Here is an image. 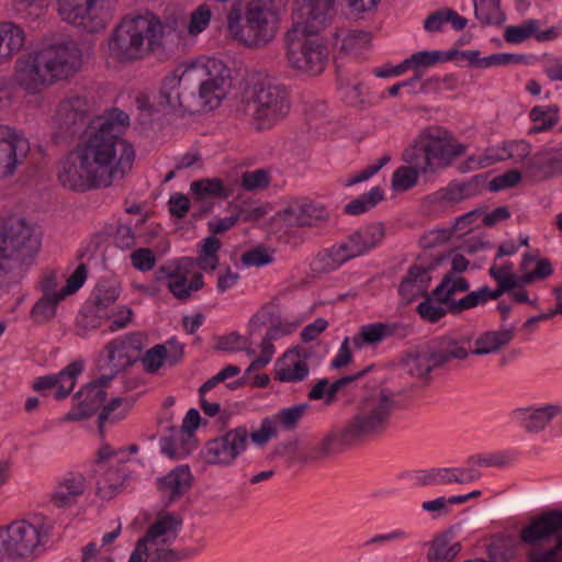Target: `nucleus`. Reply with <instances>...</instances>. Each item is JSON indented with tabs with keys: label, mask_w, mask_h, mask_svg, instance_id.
Segmentation results:
<instances>
[{
	"label": "nucleus",
	"mask_w": 562,
	"mask_h": 562,
	"mask_svg": "<svg viewBox=\"0 0 562 562\" xmlns=\"http://www.w3.org/2000/svg\"><path fill=\"white\" fill-rule=\"evenodd\" d=\"M130 116L117 109H106L90 125V134L58 164L57 177L64 188L85 192L106 188L132 169L135 150L122 138Z\"/></svg>",
	"instance_id": "nucleus-1"
},
{
	"label": "nucleus",
	"mask_w": 562,
	"mask_h": 562,
	"mask_svg": "<svg viewBox=\"0 0 562 562\" xmlns=\"http://www.w3.org/2000/svg\"><path fill=\"white\" fill-rule=\"evenodd\" d=\"M169 29L175 31L177 22L162 23L151 13L126 15L112 31L109 52L120 61H134L161 47V38Z\"/></svg>",
	"instance_id": "nucleus-2"
},
{
	"label": "nucleus",
	"mask_w": 562,
	"mask_h": 562,
	"mask_svg": "<svg viewBox=\"0 0 562 562\" xmlns=\"http://www.w3.org/2000/svg\"><path fill=\"white\" fill-rule=\"evenodd\" d=\"M184 76L183 66L176 67L164 77L154 102H150L149 97L144 93L136 97L137 109L147 116L159 112L184 116L204 111L202 98L199 97L192 82L186 81Z\"/></svg>",
	"instance_id": "nucleus-3"
},
{
	"label": "nucleus",
	"mask_w": 562,
	"mask_h": 562,
	"mask_svg": "<svg viewBox=\"0 0 562 562\" xmlns=\"http://www.w3.org/2000/svg\"><path fill=\"white\" fill-rule=\"evenodd\" d=\"M395 401L383 389L374 387L362 395L355 414L342 427L353 446L383 435L390 425Z\"/></svg>",
	"instance_id": "nucleus-4"
},
{
	"label": "nucleus",
	"mask_w": 562,
	"mask_h": 562,
	"mask_svg": "<svg viewBox=\"0 0 562 562\" xmlns=\"http://www.w3.org/2000/svg\"><path fill=\"white\" fill-rule=\"evenodd\" d=\"M246 104L258 131L270 128L290 110L289 95L282 85L269 76L257 74L250 77L245 93Z\"/></svg>",
	"instance_id": "nucleus-5"
},
{
	"label": "nucleus",
	"mask_w": 562,
	"mask_h": 562,
	"mask_svg": "<svg viewBox=\"0 0 562 562\" xmlns=\"http://www.w3.org/2000/svg\"><path fill=\"white\" fill-rule=\"evenodd\" d=\"M316 25L295 24L284 35L289 66L316 76L325 69L328 59L327 46L316 36Z\"/></svg>",
	"instance_id": "nucleus-6"
},
{
	"label": "nucleus",
	"mask_w": 562,
	"mask_h": 562,
	"mask_svg": "<svg viewBox=\"0 0 562 562\" xmlns=\"http://www.w3.org/2000/svg\"><path fill=\"white\" fill-rule=\"evenodd\" d=\"M75 398L78 404L64 415L63 423L81 422L93 414L101 407L98 416V428L103 430L105 423H116L125 418L127 412L133 407L134 400L132 397H114L106 405H103L106 398L105 390H97L92 384H86L76 394Z\"/></svg>",
	"instance_id": "nucleus-7"
},
{
	"label": "nucleus",
	"mask_w": 562,
	"mask_h": 562,
	"mask_svg": "<svg viewBox=\"0 0 562 562\" xmlns=\"http://www.w3.org/2000/svg\"><path fill=\"white\" fill-rule=\"evenodd\" d=\"M278 16L260 3H250L243 20L240 9L233 7L227 14L231 35L245 46H263L276 35Z\"/></svg>",
	"instance_id": "nucleus-8"
},
{
	"label": "nucleus",
	"mask_w": 562,
	"mask_h": 562,
	"mask_svg": "<svg viewBox=\"0 0 562 562\" xmlns=\"http://www.w3.org/2000/svg\"><path fill=\"white\" fill-rule=\"evenodd\" d=\"M40 247L38 237L24 218L0 217V270L5 269V260L24 262L36 255Z\"/></svg>",
	"instance_id": "nucleus-9"
},
{
	"label": "nucleus",
	"mask_w": 562,
	"mask_h": 562,
	"mask_svg": "<svg viewBox=\"0 0 562 562\" xmlns=\"http://www.w3.org/2000/svg\"><path fill=\"white\" fill-rule=\"evenodd\" d=\"M183 68L186 81L192 82L205 109L218 106L225 97V86L231 79L229 68L216 58H210L203 65L183 66Z\"/></svg>",
	"instance_id": "nucleus-10"
},
{
	"label": "nucleus",
	"mask_w": 562,
	"mask_h": 562,
	"mask_svg": "<svg viewBox=\"0 0 562 562\" xmlns=\"http://www.w3.org/2000/svg\"><path fill=\"white\" fill-rule=\"evenodd\" d=\"M94 104L87 97H71L63 100L54 117L55 135L61 139L90 134L91 122L99 117Z\"/></svg>",
	"instance_id": "nucleus-11"
},
{
	"label": "nucleus",
	"mask_w": 562,
	"mask_h": 562,
	"mask_svg": "<svg viewBox=\"0 0 562 562\" xmlns=\"http://www.w3.org/2000/svg\"><path fill=\"white\" fill-rule=\"evenodd\" d=\"M47 533L27 522L16 520L0 531V561L15 560L31 555L44 543Z\"/></svg>",
	"instance_id": "nucleus-12"
},
{
	"label": "nucleus",
	"mask_w": 562,
	"mask_h": 562,
	"mask_svg": "<svg viewBox=\"0 0 562 562\" xmlns=\"http://www.w3.org/2000/svg\"><path fill=\"white\" fill-rule=\"evenodd\" d=\"M248 445V429L238 426L206 441L203 456L207 464L231 465Z\"/></svg>",
	"instance_id": "nucleus-13"
},
{
	"label": "nucleus",
	"mask_w": 562,
	"mask_h": 562,
	"mask_svg": "<svg viewBox=\"0 0 562 562\" xmlns=\"http://www.w3.org/2000/svg\"><path fill=\"white\" fill-rule=\"evenodd\" d=\"M417 138L437 168H445L465 151L462 144H453L452 135L441 126L432 125L420 131Z\"/></svg>",
	"instance_id": "nucleus-14"
},
{
	"label": "nucleus",
	"mask_w": 562,
	"mask_h": 562,
	"mask_svg": "<svg viewBox=\"0 0 562 562\" xmlns=\"http://www.w3.org/2000/svg\"><path fill=\"white\" fill-rule=\"evenodd\" d=\"M52 83L74 75L81 66V50L75 42L55 45L40 52Z\"/></svg>",
	"instance_id": "nucleus-15"
},
{
	"label": "nucleus",
	"mask_w": 562,
	"mask_h": 562,
	"mask_svg": "<svg viewBox=\"0 0 562 562\" xmlns=\"http://www.w3.org/2000/svg\"><path fill=\"white\" fill-rule=\"evenodd\" d=\"M473 334L450 331L434 338L429 344L435 366L442 368L452 361H463L472 355L471 342Z\"/></svg>",
	"instance_id": "nucleus-16"
},
{
	"label": "nucleus",
	"mask_w": 562,
	"mask_h": 562,
	"mask_svg": "<svg viewBox=\"0 0 562 562\" xmlns=\"http://www.w3.org/2000/svg\"><path fill=\"white\" fill-rule=\"evenodd\" d=\"M98 0H65L60 13L72 25L87 33H98L105 29L106 16L97 11Z\"/></svg>",
	"instance_id": "nucleus-17"
},
{
	"label": "nucleus",
	"mask_w": 562,
	"mask_h": 562,
	"mask_svg": "<svg viewBox=\"0 0 562 562\" xmlns=\"http://www.w3.org/2000/svg\"><path fill=\"white\" fill-rule=\"evenodd\" d=\"M30 150L26 138L8 126H0V178L13 175Z\"/></svg>",
	"instance_id": "nucleus-18"
},
{
	"label": "nucleus",
	"mask_w": 562,
	"mask_h": 562,
	"mask_svg": "<svg viewBox=\"0 0 562 562\" xmlns=\"http://www.w3.org/2000/svg\"><path fill=\"white\" fill-rule=\"evenodd\" d=\"M14 78L16 83L30 93H37L52 85L49 72L40 58V52L18 58Z\"/></svg>",
	"instance_id": "nucleus-19"
},
{
	"label": "nucleus",
	"mask_w": 562,
	"mask_h": 562,
	"mask_svg": "<svg viewBox=\"0 0 562 562\" xmlns=\"http://www.w3.org/2000/svg\"><path fill=\"white\" fill-rule=\"evenodd\" d=\"M82 370L83 362L81 360L72 361L57 374H47L35 379L32 383V389L46 396L47 391L57 387L55 398L58 401L64 400L72 392L77 376Z\"/></svg>",
	"instance_id": "nucleus-20"
},
{
	"label": "nucleus",
	"mask_w": 562,
	"mask_h": 562,
	"mask_svg": "<svg viewBox=\"0 0 562 562\" xmlns=\"http://www.w3.org/2000/svg\"><path fill=\"white\" fill-rule=\"evenodd\" d=\"M448 257L449 254L439 255L427 267L412 265L398 285L400 295L409 303L419 294H425L431 281L430 272Z\"/></svg>",
	"instance_id": "nucleus-21"
},
{
	"label": "nucleus",
	"mask_w": 562,
	"mask_h": 562,
	"mask_svg": "<svg viewBox=\"0 0 562 562\" xmlns=\"http://www.w3.org/2000/svg\"><path fill=\"white\" fill-rule=\"evenodd\" d=\"M525 176L543 181L562 173V148H543L529 157L524 166Z\"/></svg>",
	"instance_id": "nucleus-22"
},
{
	"label": "nucleus",
	"mask_w": 562,
	"mask_h": 562,
	"mask_svg": "<svg viewBox=\"0 0 562 562\" xmlns=\"http://www.w3.org/2000/svg\"><path fill=\"white\" fill-rule=\"evenodd\" d=\"M562 529V510L550 509L530 520L520 530L519 538L525 544L537 546Z\"/></svg>",
	"instance_id": "nucleus-23"
},
{
	"label": "nucleus",
	"mask_w": 562,
	"mask_h": 562,
	"mask_svg": "<svg viewBox=\"0 0 562 562\" xmlns=\"http://www.w3.org/2000/svg\"><path fill=\"white\" fill-rule=\"evenodd\" d=\"M283 220L296 227H318L329 220V212L322 203L306 200L286 207Z\"/></svg>",
	"instance_id": "nucleus-24"
},
{
	"label": "nucleus",
	"mask_w": 562,
	"mask_h": 562,
	"mask_svg": "<svg viewBox=\"0 0 562 562\" xmlns=\"http://www.w3.org/2000/svg\"><path fill=\"white\" fill-rule=\"evenodd\" d=\"M145 339V335L137 331L127 335L124 339L110 341L106 345L109 362L124 370L130 368L140 359Z\"/></svg>",
	"instance_id": "nucleus-25"
},
{
	"label": "nucleus",
	"mask_w": 562,
	"mask_h": 562,
	"mask_svg": "<svg viewBox=\"0 0 562 562\" xmlns=\"http://www.w3.org/2000/svg\"><path fill=\"white\" fill-rule=\"evenodd\" d=\"M353 445L346 438L342 428L340 430H331L327 432L323 439L310 447L305 453L300 458L303 464H316L324 462L329 457L342 452L346 448Z\"/></svg>",
	"instance_id": "nucleus-26"
},
{
	"label": "nucleus",
	"mask_w": 562,
	"mask_h": 562,
	"mask_svg": "<svg viewBox=\"0 0 562 562\" xmlns=\"http://www.w3.org/2000/svg\"><path fill=\"white\" fill-rule=\"evenodd\" d=\"M409 331L411 327L400 322L372 323L361 326L352 342L360 349L366 345H376L389 337L405 338Z\"/></svg>",
	"instance_id": "nucleus-27"
},
{
	"label": "nucleus",
	"mask_w": 562,
	"mask_h": 562,
	"mask_svg": "<svg viewBox=\"0 0 562 562\" xmlns=\"http://www.w3.org/2000/svg\"><path fill=\"white\" fill-rule=\"evenodd\" d=\"M181 526L182 518L180 516L172 513L159 514L143 538L151 546H168L177 539Z\"/></svg>",
	"instance_id": "nucleus-28"
},
{
	"label": "nucleus",
	"mask_w": 562,
	"mask_h": 562,
	"mask_svg": "<svg viewBox=\"0 0 562 562\" xmlns=\"http://www.w3.org/2000/svg\"><path fill=\"white\" fill-rule=\"evenodd\" d=\"M193 476L188 465H179L158 479V490L167 493V504L182 498L192 487Z\"/></svg>",
	"instance_id": "nucleus-29"
},
{
	"label": "nucleus",
	"mask_w": 562,
	"mask_h": 562,
	"mask_svg": "<svg viewBox=\"0 0 562 562\" xmlns=\"http://www.w3.org/2000/svg\"><path fill=\"white\" fill-rule=\"evenodd\" d=\"M515 413L527 432L537 434L542 431L553 417L562 413V406L549 404L538 408H518Z\"/></svg>",
	"instance_id": "nucleus-30"
},
{
	"label": "nucleus",
	"mask_w": 562,
	"mask_h": 562,
	"mask_svg": "<svg viewBox=\"0 0 562 562\" xmlns=\"http://www.w3.org/2000/svg\"><path fill=\"white\" fill-rule=\"evenodd\" d=\"M170 435L160 439L161 452L171 459H181L191 453L196 447L195 437L179 434V427L171 426Z\"/></svg>",
	"instance_id": "nucleus-31"
},
{
	"label": "nucleus",
	"mask_w": 562,
	"mask_h": 562,
	"mask_svg": "<svg viewBox=\"0 0 562 562\" xmlns=\"http://www.w3.org/2000/svg\"><path fill=\"white\" fill-rule=\"evenodd\" d=\"M514 334L515 327L485 331L475 339V348L472 349V355L484 356L496 352L513 340Z\"/></svg>",
	"instance_id": "nucleus-32"
},
{
	"label": "nucleus",
	"mask_w": 562,
	"mask_h": 562,
	"mask_svg": "<svg viewBox=\"0 0 562 562\" xmlns=\"http://www.w3.org/2000/svg\"><path fill=\"white\" fill-rule=\"evenodd\" d=\"M25 42L24 31L16 24L5 22L0 25V64L20 50Z\"/></svg>",
	"instance_id": "nucleus-33"
},
{
	"label": "nucleus",
	"mask_w": 562,
	"mask_h": 562,
	"mask_svg": "<svg viewBox=\"0 0 562 562\" xmlns=\"http://www.w3.org/2000/svg\"><path fill=\"white\" fill-rule=\"evenodd\" d=\"M451 533L449 531L438 533L431 541L427 552L428 562H451L461 551V543L450 544Z\"/></svg>",
	"instance_id": "nucleus-34"
},
{
	"label": "nucleus",
	"mask_w": 562,
	"mask_h": 562,
	"mask_svg": "<svg viewBox=\"0 0 562 562\" xmlns=\"http://www.w3.org/2000/svg\"><path fill=\"white\" fill-rule=\"evenodd\" d=\"M402 160L423 175L434 172L437 169L435 162L417 137L403 151Z\"/></svg>",
	"instance_id": "nucleus-35"
},
{
	"label": "nucleus",
	"mask_w": 562,
	"mask_h": 562,
	"mask_svg": "<svg viewBox=\"0 0 562 562\" xmlns=\"http://www.w3.org/2000/svg\"><path fill=\"white\" fill-rule=\"evenodd\" d=\"M126 479L127 474L123 469L110 468L95 482L97 495L102 499H111L119 493Z\"/></svg>",
	"instance_id": "nucleus-36"
},
{
	"label": "nucleus",
	"mask_w": 562,
	"mask_h": 562,
	"mask_svg": "<svg viewBox=\"0 0 562 562\" xmlns=\"http://www.w3.org/2000/svg\"><path fill=\"white\" fill-rule=\"evenodd\" d=\"M439 368L432 361V352L427 346L426 352L409 353L403 361V369L412 376L429 380L428 374Z\"/></svg>",
	"instance_id": "nucleus-37"
},
{
	"label": "nucleus",
	"mask_w": 562,
	"mask_h": 562,
	"mask_svg": "<svg viewBox=\"0 0 562 562\" xmlns=\"http://www.w3.org/2000/svg\"><path fill=\"white\" fill-rule=\"evenodd\" d=\"M487 180L486 175H475L469 181L462 183H451L445 191V199L451 202H458L470 196L479 194Z\"/></svg>",
	"instance_id": "nucleus-38"
},
{
	"label": "nucleus",
	"mask_w": 562,
	"mask_h": 562,
	"mask_svg": "<svg viewBox=\"0 0 562 562\" xmlns=\"http://www.w3.org/2000/svg\"><path fill=\"white\" fill-rule=\"evenodd\" d=\"M476 19L485 25H499L506 15L501 9V0H473Z\"/></svg>",
	"instance_id": "nucleus-39"
},
{
	"label": "nucleus",
	"mask_w": 562,
	"mask_h": 562,
	"mask_svg": "<svg viewBox=\"0 0 562 562\" xmlns=\"http://www.w3.org/2000/svg\"><path fill=\"white\" fill-rule=\"evenodd\" d=\"M384 200V191L380 187L372 188L369 192L359 195L344 206V213L348 215H360L373 209Z\"/></svg>",
	"instance_id": "nucleus-40"
},
{
	"label": "nucleus",
	"mask_w": 562,
	"mask_h": 562,
	"mask_svg": "<svg viewBox=\"0 0 562 562\" xmlns=\"http://www.w3.org/2000/svg\"><path fill=\"white\" fill-rule=\"evenodd\" d=\"M121 293L120 283L113 280H101L95 285L92 296L99 314L102 310H105L112 305Z\"/></svg>",
	"instance_id": "nucleus-41"
},
{
	"label": "nucleus",
	"mask_w": 562,
	"mask_h": 562,
	"mask_svg": "<svg viewBox=\"0 0 562 562\" xmlns=\"http://www.w3.org/2000/svg\"><path fill=\"white\" fill-rule=\"evenodd\" d=\"M190 188L194 198L200 201L209 196L226 199L229 195V191L218 178H203L193 181Z\"/></svg>",
	"instance_id": "nucleus-42"
},
{
	"label": "nucleus",
	"mask_w": 562,
	"mask_h": 562,
	"mask_svg": "<svg viewBox=\"0 0 562 562\" xmlns=\"http://www.w3.org/2000/svg\"><path fill=\"white\" fill-rule=\"evenodd\" d=\"M347 262L335 246L321 250L313 263L312 270L316 273H328Z\"/></svg>",
	"instance_id": "nucleus-43"
},
{
	"label": "nucleus",
	"mask_w": 562,
	"mask_h": 562,
	"mask_svg": "<svg viewBox=\"0 0 562 562\" xmlns=\"http://www.w3.org/2000/svg\"><path fill=\"white\" fill-rule=\"evenodd\" d=\"M530 119L540 124L532 126L530 134H538L551 128L559 121V109L557 105L540 106L537 105L530 111Z\"/></svg>",
	"instance_id": "nucleus-44"
},
{
	"label": "nucleus",
	"mask_w": 562,
	"mask_h": 562,
	"mask_svg": "<svg viewBox=\"0 0 562 562\" xmlns=\"http://www.w3.org/2000/svg\"><path fill=\"white\" fill-rule=\"evenodd\" d=\"M336 0H302L303 15L306 16L307 22H316L323 25L326 15L333 10Z\"/></svg>",
	"instance_id": "nucleus-45"
},
{
	"label": "nucleus",
	"mask_w": 562,
	"mask_h": 562,
	"mask_svg": "<svg viewBox=\"0 0 562 562\" xmlns=\"http://www.w3.org/2000/svg\"><path fill=\"white\" fill-rule=\"evenodd\" d=\"M63 299H58V293L53 295H43L36 301L31 311V316L36 323H44L53 318L56 314L57 304Z\"/></svg>",
	"instance_id": "nucleus-46"
},
{
	"label": "nucleus",
	"mask_w": 562,
	"mask_h": 562,
	"mask_svg": "<svg viewBox=\"0 0 562 562\" xmlns=\"http://www.w3.org/2000/svg\"><path fill=\"white\" fill-rule=\"evenodd\" d=\"M418 484L427 485H443L452 482L462 483L457 474L450 469H431L429 471H422L417 476Z\"/></svg>",
	"instance_id": "nucleus-47"
},
{
	"label": "nucleus",
	"mask_w": 562,
	"mask_h": 562,
	"mask_svg": "<svg viewBox=\"0 0 562 562\" xmlns=\"http://www.w3.org/2000/svg\"><path fill=\"white\" fill-rule=\"evenodd\" d=\"M310 405L302 403L292 407L283 408L274 415L278 422L285 430H294L297 428L300 420L305 415Z\"/></svg>",
	"instance_id": "nucleus-48"
},
{
	"label": "nucleus",
	"mask_w": 562,
	"mask_h": 562,
	"mask_svg": "<svg viewBox=\"0 0 562 562\" xmlns=\"http://www.w3.org/2000/svg\"><path fill=\"white\" fill-rule=\"evenodd\" d=\"M419 173L408 165L398 167L392 175V189L396 192L408 191L417 184Z\"/></svg>",
	"instance_id": "nucleus-49"
},
{
	"label": "nucleus",
	"mask_w": 562,
	"mask_h": 562,
	"mask_svg": "<svg viewBox=\"0 0 562 562\" xmlns=\"http://www.w3.org/2000/svg\"><path fill=\"white\" fill-rule=\"evenodd\" d=\"M418 296L425 297V300L420 302L416 307V312L423 321L435 324L445 317L447 313H449L448 307L445 308L431 301L428 290H426L425 294H419Z\"/></svg>",
	"instance_id": "nucleus-50"
},
{
	"label": "nucleus",
	"mask_w": 562,
	"mask_h": 562,
	"mask_svg": "<svg viewBox=\"0 0 562 562\" xmlns=\"http://www.w3.org/2000/svg\"><path fill=\"white\" fill-rule=\"evenodd\" d=\"M310 373V367L304 360H296L292 366L277 369L274 379L280 382H301Z\"/></svg>",
	"instance_id": "nucleus-51"
},
{
	"label": "nucleus",
	"mask_w": 562,
	"mask_h": 562,
	"mask_svg": "<svg viewBox=\"0 0 562 562\" xmlns=\"http://www.w3.org/2000/svg\"><path fill=\"white\" fill-rule=\"evenodd\" d=\"M486 295V286H482L477 291H472L468 293L464 297L457 300V302H452L450 306V314L459 315L465 310H470L476 307L479 305H483L487 302Z\"/></svg>",
	"instance_id": "nucleus-52"
},
{
	"label": "nucleus",
	"mask_w": 562,
	"mask_h": 562,
	"mask_svg": "<svg viewBox=\"0 0 562 562\" xmlns=\"http://www.w3.org/2000/svg\"><path fill=\"white\" fill-rule=\"evenodd\" d=\"M538 30V21L530 19L520 25L508 26L505 30L504 38L508 43H521L529 38Z\"/></svg>",
	"instance_id": "nucleus-53"
},
{
	"label": "nucleus",
	"mask_w": 562,
	"mask_h": 562,
	"mask_svg": "<svg viewBox=\"0 0 562 562\" xmlns=\"http://www.w3.org/2000/svg\"><path fill=\"white\" fill-rule=\"evenodd\" d=\"M279 307L273 303L265 304L256 314L252 315L249 322L250 334L257 328L279 322L280 317Z\"/></svg>",
	"instance_id": "nucleus-54"
},
{
	"label": "nucleus",
	"mask_w": 562,
	"mask_h": 562,
	"mask_svg": "<svg viewBox=\"0 0 562 562\" xmlns=\"http://www.w3.org/2000/svg\"><path fill=\"white\" fill-rule=\"evenodd\" d=\"M229 207L235 213L238 222H256L266 215V210L262 206H254L248 201L239 203L232 202Z\"/></svg>",
	"instance_id": "nucleus-55"
},
{
	"label": "nucleus",
	"mask_w": 562,
	"mask_h": 562,
	"mask_svg": "<svg viewBox=\"0 0 562 562\" xmlns=\"http://www.w3.org/2000/svg\"><path fill=\"white\" fill-rule=\"evenodd\" d=\"M296 324H286L283 326L282 318L280 316L279 322H273L268 328L260 344V348H265L267 350L274 352L273 341L281 338L284 335L291 334L296 328Z\"/></svg>",
	"instance_id": "nucleus-56"
},
{
	"label": "nucleus",
	"mask_w": 562,
	"mask_h": 562,
	"mask_svg": "<svg viewBox=\"0 0 562 562\" xmlns=\"http://www.w3.org/2000/svg\"><path fill=\"white\" fill-rule=\"evenodd\" d=\"M371 35L366 31L353 30L350 31L342 40L340 50L345 53H358L359 50L367 48L370 44Z\"/></svg>",
	"instance_id": "nucleus-57"
},
{
	"label": "nucleus",
	"mask_w": 562,
	"mask_h": 562,
	"mask_svg": "<svg viewBox=\"0 0 562 562\" xmlns=\"http://www.w3.org/2000/svg\"><path fill=\"white\" fill-rule=\"evenodd\" d=\"M166 358H168L167 347L165 345H156L147 350L139 360H142L146 372L155 373L166 362Z\"/></svg>",
	"instance_id": "nucleus-58"
},
{
	"label": "nucleus",
	"mask_w": 562,
	"mask_h": 562,
	"mask_svg": "<svg viewBox=\"0 0 562 562\" xmlns=\"http://www.w3.org/2000/svg\"><path fill=\"white\" fill-rule=\"evenodd\" d=\"M408 63V69L420 72L422 68H429L440 63V50H420L414 53L405 59Z\"/></svg>",
	"instance_id": "nucleus-59"
},
{
	"label": "nucleus",
	"mask_w": 562,
	"mask_h": 562,
	"mask_svg": "<svg viewBox=\"0 0 562 562\" xmlns=\"http://www.w3.org/2000/svg\"><path fill=\"white\" fill-rule=\"evenodd\" d=\"M196 551L193 549L173 550L160 546L153 552L150 562H179L194 555Z\"/></svg>",
	"instance_id": "nucleus-60"
},
{
	"label": "nucleus",
	"mask_w": 562,
	"mask_h": 562,
	"mask_svg": "<svg viewBox=\"0 0 562 562\" xmlns=\"http://www.w3.org/2000/svg\"><path fill=\"white\" fill-rule=\"evenodd\" d=\"M270 183L269 172L265 169H256L254 171H245L241 175V186L249 190L265 189Z\"/></svg>",
	"instance_id": "nucleus-61"
},
{
	"label": "nucleus",
	"mask_w": 562,
	"mask_h": 562,
	"mask_svg": "<svg viewBox=\"0 0 562 562\" xmlns=\"http://www.w3.org/2000/svg\"><path fill=\"white\" fill-rule=\"evenodd\" d=\"M87 279V267L80 263L66 281V285L58 292V299H65L67 295L77 292Z\"/></svg>",
	"instance_id": "nucleus-62"
},
{
	"label": "nucleus",
	"mask_w": 562,
	"mask_h": 562,
	"mask_svg": "<svg viewBox=\"0 0 562 562\" xmlns=\"http://www.w3.org/2000/svg\"><path fill=\"white\" fill-rule=\"evenodd\" d=\"M521 180L520 171L512 169L505 173L495 177L488 182V190L492 192H498L501 190L514 188Z\"/></svg>",
	"instance_id": "nucleus-63"
},
{
	"label": "nucleus",
	"mask_w": 562,
	"mask_h": 562,
	"mask_svg": "<svg viewBox=\"0 0 562 562\" xmlns=\"http://www.w3.org/2000/svg\"><path fill=\"white\" fill-rule=\"evenodd\" d=\"M276 436L274 420L268 417L262 419L258 430L248 432V439H251V441L259 447L266 446L268 441Z\"/></svg>",
	"instance_id": "nucleus-64"
}]
</instances>
